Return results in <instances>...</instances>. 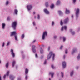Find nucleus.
I'll use <instances>...</instances> for the list:
<instances>
[{"label": "nucleus", "mask_w": 80, "mask_h": 80, "mask_svg": "<svg viewBox=\"0 0 80 80\" xmlns=\"http://www.w3.org/2000/svg\"><path fill=\"white\" fill-rule=\"evenodd\" d=\"M17 21H15L14 22H13L12 23V28H13V29L14 30H16V27H17Z\"/></svg>", "instance_id": "1"}, {"label": "nucleus", "mask_w": 80, "mask_h": 80, "mask_svg": "<svg viewBox=\"0 0 80 80\" xmlns=\"http://www.w3.org/2000/svg\"><path fill=\"white\" fill-rule=\"evenodd\" d=\"M32 7L33 6L32 5H28L26 7L28 11H30L32 8Z\"/></svg>", "instance_id": "2"}, {"label": "nucleus", "mask_w": 80, "mask_h": 80, "mask_svg": "<svg viewBox=\"0 0 80 80\" xmlns=\"http://www.w3.org/2000/svg\"><path fill=\"white\" fill-rule=\"evenodd\" d=\"M52 54H53V52L52 51H51L50 52L49 54L47 56V59L48 60V59H50V58H51V57H52Z\"/></svg>", "instance_id": "3"}, {"label": "nucleus", "mask_w": 80, "mask_h": 80, "mask_svg": "<svg viewBox=\"0 0 80 80\" xmlns=\"http://www.w3.org/2000/svg\"><path fill=\"white\" fill-rule=\"evenodd\" d=\"M68 18H67L65 19L63 22H64V24H67V23H68Z\"/></svg>", "instance_id": "4"}, {"label": "nucleus", "mask_w": 80, "mask_h": 80, "mask_svg": "<svg viewBox=\"0 0 80 80\" xmlns=\"http://www.w3.org/2000/svg\"><path fill=\"white\" fill-rule=\"evenodd\" d=\"M45 35H46V36H47V33L46 32H45L43 33V34L42 35V39L43 40H44V39H45Z\"/></svg>", "instance_id": "5"}, {"label": "nucleus", "mask_w": 80, "mask_h": 80, "mask_svg": "<svg viewBox=\"0 0 80 80\" xmlns=\"http://www.w3.org/2000/svg\"><path fill=\"white\" fill-rule=\"evenodd\" d=\"M10 52H11V54L12 55L13 57H15V53L13 52V49H11Z\"/></svg>", "instance_id": "6"}, {"label": "nucleus", "mask_w": 80, "mask_h": 80, "mask_svg": "<svg viewBox=\"0 0 80 80\" xmlns=\"http://www.w3.org/2000/svg\"><path fill=\"white\" fill-rule=\"evenodd\" d=\"M32 51L34 53H35V52L36 51V50L35 49V46L33 45L32 46Z\"/></svg>", "instance_id": "7"}, {"label": "nucleus", "mask_w": 80, "mask_h": 80, "mask_svg": "<svg viewBox=\"0 0 80 80\" xmlns=\"http://www.w3.org/2000/svg\"><path fill=\"white\" fill-rule=\"evenodd\" d=\"M78 13H79V9L78 8L77 9L76 12V15L77 17H78Z\"/></svg>", "instance_id": "8"}, {"label": "nucleus", "mask_w": 80, "mask_h": 80, "mask_svg": "<svg viewBox=\"0 0 80 80\" xmlns=\"http://www.w3.org/2000/svg\"><path fill=\"white\" fill-rule=\"evenodd\" d=\"M62 65L63 68H65V67H66V63L65 62H62Z\"/></svg>", "instance_id": "9"}, {"label": "nucleus", "mask_w": 80, "mask_h": 80, "mask_svg": "<svg viewBox=\"0 0 80 80\" xmlns=\"http://www.w3.org/2000/svg\"><path fill=\"white\" fill-rule=\"evenodd\" d=\"M44 11L45 13L46 14H49V11L47 10V9L44 10Z\"/></svg>", "instance_id": "10"}, {"label": "nucleus", "mask_w": 80, "mask_h": 80, "mask_svg": "<svg viewBox=\"0 0 80 80\" xmlns=\"http://www.w3.org/2000/svg\"><path fill=\"white\" fill-rule=\"evenodd\" d=\"M63 28H64L65 30H67V27L66 26H64L62 27L61 29V31H63Z\"/></svg>", "instance_id": "11"}, {"label": "nucleus", "mask_w": 80, "mask_h": 80, "mask_svg": "<svg viewBox=\"0 0 80 80\" xmlns=\"http://www.w3.org/2000/svg\"><path fill=\"white\" fill-rule=\"evenodd\" d=\"M15 34H17L16 32H11V36H13V35H15Z\"/></svg>", "instance_id": "12"}, {"label": "nucleus", "mask_w": 80, "mask_h": 80, "mask_svg": "<svg viewBox=\"0 0 80 80\" xmlns=\"http://www.w3.org/2000/svg\"><path fill=\"white\" fill-rule=\"evenodd\" d=\"M65 13L66 14L70 13V11L68 10L67 8L66 9Z\"/></svg>", "instance_id": "13"}, {"label": "nucleus", "mask_w": 80, "mask_h": 80, "mask_svg": "<svg viewBox=\"0 0 80 80\" xmlns=\"http://www.w3.org/2000/svg\"><path fill=\"white\" fill-rule=\"evenodd\" d=\"M28 69L27 68H26L25 69V73L26 75L28 74Z\"/></svg>", "instance_id": "14"}, {"label": "nucleus", "mask_w": 80, "mask_h": 80, "mask_svg": "<svg viewBox=\"0 0 80 80\" xmlns=\"http://www.w3.org/2000/svg\"><path fill=\"white\" fill-rule=\"evenodd\" d=\"M77 50V49L76 48H74L73 50V51L72 52V54H73L74 53H75V52H76Z\"/></svg>", "instance_id": "15"}, {"label": "nucleus", "mask_w": 80, "mask_h": 80, "mask_svg": "<svg viewBox=\"0 0 80 80\" xmlns=\"http://www.w3.org/2000/svg\"><path fill=\"white\" fill-rule=\"evenodd\" d=\"M14 13L16 15H17L18 13V10H17V9H15Z\"/></svg>", "instance_id": "16"}, {"label": "nucleus", "mask_w": 80, "mask_h": 80, "mask_svg": "<svg viewBox=\"0 0 80 80\" xmlns=\"http://www.w3.org/2000/svg\"><path fill=\"white\" fill-rule=\"evenodd\" d=\"M2 28L4 29L5 28V23H2Z\"/></svg>", "instance_id": "17"}, {"label": "nucleus", "mask_w": 80, "mask_h": 80, "mask_svg": "<svg viewBox=\"0 0 80 80\" xmlns=\"http://www.w3.org/2000/svg\"><path fill=\"white\" fill-rule=\"evenodd\" d=\"M50 75H51V77L52 78V77H53V75H54V73L53 72H49Z\"/></svg>", "instance_id": "18"}, {"label": "nucleus", "mask_w": 80, "mask_h": 80, "mask_svg": "<svg viewBox=\"0 0 80 80\" xmlns=\"http://www.w3.org/2000/svg\"><path fill=\"white\" fill-rule=\"evenodd\" d=\"M60 24L61 25H63V24H64V22H63L62 20H61L60 22Z\"/></svg>", "instance_id": "19"}, {"label": "nucleus", "mask_w": 80, "mask_h": 80, "mask_svg": "<svg viewBox=\"0 0 80 80\" xmlns=\"http://www.w3.org/2000/svg\"><path fill=\"white\" fill-rule=\"evenodd\" d=\"M15 61H12V67H14V66L15 65Z\"/></svg>", "instance_id": "20"}, {"label": "nucleus", "mask_w": 80, "mask_h": 80, "mask_svg": "<svg viewBox=\"0 0 80 80\" xmlns=\"http://www.w3.org/2000/svg\"><path fill=\"white\" fill-rule=\"evenodd\" d=\"M70 32H71V33L72 35H74V34H75V32L74 31L72 32V30L70 29Z\"/></svg>", "instance_id": "21"}, {"label": "nucleus", "mask_w": 80, "mask_h": 80, "mask_svg": "<svg viewBox=\"0 0 80 80\" xmlns=\"http://www.w3.org/2000/svg\"><path fill=\"white\" fill-rule=\"evenodd\" d=\"M60 1L59 0L56 3V5H60Z\"/></svg>", "instance_id": "22"}, {"label": "nucleus", "mask_w": 80, "mask_h": 80, "mask_svg": "<svg viewBox=\"0 0 80 80\" xmlns=\"http://www.w3.org/2000/svg\"><path fill=\"white\" fill-rule=\"evenodd\" d=\"M73 71H72L70 73V76H72L73 75L74 73Z\"/></svg>", "instance_id": "23"}, {"label": "nucleus", "mask_w": 80, "mask_h": 80, "mask_svg": "<svg viewBox=\"0 0 80 80\" xmlns=\"http://www.w3.org/2000/svg\"><path fill=\"white\" fill-rule=\"evenodd\" d=\"M40 52L41 53H42L43 52V49H42V48H40Z\"/></svg>", "instance_id": "24"}, {"label": "nucleus", "mask_w": 80, "mask_h": 80, "mask_svg": "<svg viewBox=\"0 0 80 80\" xmlns=\"http://www.w3.org/2000/svg\"><path fill=\"white\" fill-rule=\"evenodd\" d=\"M45 5L46 7H48V2H46Z\"/></svg>", "instance_id": "25"}, {"label": "nucleus", "mask_w": 80, "mask_h": 80, "mask_svg": "<svg viewBox=\"0 0 80 80\" xmlns=\"http://www.w3.org/2000/svg\"><path fill=\"white\" fill-rule=\"evenodd\" d=\"M6 68H8V62L6 64Z\"/></svg>", "instance_id": "26"}, {"label": "nucleus", "mask_w": 80, "mask_h": 80, "mask_svg": "<svg viewBox=\"0 0 80 80\" xmlns=\"http://www.w3.org/2000/svg\"><path fill=\"white\" fill-rule=\"evenodd\" d=\"M50 7H51V8H53L54 7V5H53V4H51V6Z\"/></svg>", "instance_id": "27"}, {"label": "nucleus", "mask_w": 80, "mask_h": 80, "mask_svg": "<svg viewBox=\"0 0 80 80\" xmlns=\"http://www.w3.org/2000/svg\"><path fill=\"white\" fill-rule=\"evenodd\" d=\"M58 12L59 15H62V12L60 11H58Z\"/></svg>", "instance_id": "28"}, {"label": "nucleus", "mask_w": 80, "mask_h": 80, "mask_svg": "<svg viewBox=\"0 0 80 80\" xmlns=\"http://www.w3.org/2000/svg\"><path fill=\"white\" fill-rule=\"evenodd\" d=\"M77 59H78V60H79V59H80V54H78V56Z\"/></svg>", "instance_id": "29"}, {"label": "nucleus", "mask_w": 80, "mask_h": 80, "mask_svg": "<svg viewBox=\"0 0 80 80\" xmlns=\"http://www.w3.org/2000/svg\"><path fill=\"white\" fill-rule=\"evenodd\" d=\"M52 55H53L52 60H54L55 59V55L54 54H53Z\"/></svg>", "instance_id": "30"}, {"label": "nucleus", "mask_w": 80, "mask_h": 80, "mask_svg": "<svg viewBox=\"0 0 80 80\" xmlns=\"http://www.w3.org/2000/svg\"><path fill=\"white\" fill-rule=\"evenodd\" d=\"M24 37H25V35H24V34H22V36H21V37H22V39H23V38H24Z\"/></svg>", "instance_id": "31"}, {"label": "nucleus", "mask_w": 80, "mask_h": 80, "mask_svg": "<svg viewBox=\"0 0 80 80\" xmlns=\"http://www.w3.org/2000/svg\"><path fill=\"white\" fill-rule=\"evenodd\" d=\"M62 38L63 40V42H65V40H66V38H65V37H63Z\"/></svg>", "instance_id": "32"}, {"label": "nucleus", "mask_w": 80, "mask_h": 80, "mask_svg": "<svg viewBox=\"0 0 80 80\" xmlns=\"http://www.w3.org/2000/svg\"><path fill=\"white\" fill-rule=\"evenodd\" d=\"M9 75V71H8L6 74L7 76H8Z\"/></svg>", "instance_id": "33"}, {"label": "nucleus", "mask_w": 80, "mask_h": 80, "mask_svg": "<svg viewBox=\"0 0 80 80\" xmlns=\"http://www.w3.org/2000/svg\"><path fill=\"white\" fill-rule=\"evenodd\" d=\"M61 76H62V78L63 77V73L62 72H61Z\"/></svg>", "instance_id": "34"}, {"label": "nucleus", "mask_w": 80, "mask_h": 80, "mask_svg": "<svg viewBox=\"0 0 80 80\" xmlns=\"http://www.w3.org/2000/svg\"><path fill=\"white\" fill-rule=\"evenodd\" d=\"M51 67L52 68H53V69H54V68H55V67H54V66H53V65H51Z\"/></svg>", "instance_id": "35"}, {"label": "nucleus", "mask_w": 80, "mask_h": 80, "mask_svg": "<svg viewBox=\"0 0 80 80\" xmlns=\"http://www.w3.org/2000/svg\"><path fill=\"white\" fill-rule=\"evenodd\" d=\"M15 40H17V36H15Z\"/></svg>", "instance_id": "36"}, {"label": "nucleus", "mask_w": 80, "mask_h": 80, "mask_svg": "<svg viewBox=\"0 0 80 80\" xmlns=\"http://www.w3.org/2000/svg\"><path fill=\"white\" fill-rule=\"evenodd\" d=\"M25 78L26 80H27L28 78V76L27 75L25 77Z\"/></svg>", "instance_id": "37"}, {"label": "nucleus", "mask_w": 80, "mask_h": 80, "mask_svg": "<svg viewBox=\"0 0 80 80\" xmlns=\"http://www.w3.org/2000/svg\"><path fill=\"white\" fill-rule=\"evenodd\" d=\"M38 19H40V15L38 14Z\"/></svg>", "instance_id": "38"}, {"label": "nucleus", "mask_w": 80, "mask_h": 80, "mask_svg": "<svg viewBox=\"0 0 80 80\" xmlns=\"http://www.w3.org/2000/svg\"><path fill=\"white\" fill-rule=\"evenodd\" d=\"M9 44H10V42H8V43H7V46H8L9 45Z\"/></svg>", "instance_id": "39"}, {"label": "nucleus", "mask_w": 80, "mask_h": 80, "mask_svg": "<svg viewBox=\"0 0 80 80\" xmlns=\"http://www.w3.org/2000/svg\"><path fill=\"white\" fill-rule=\"evenodd\" d=\"M47 63V59H45V61L44 63V64H46V63Z\"/></svg>", "instance_id": "40"}, {"label": "nucleus", "mask_w": 80, "mask_h": 80, "mask_svg": "<svg viewBox=\"0 0 80 80\" xmlns=\"http://www.w3.org/2000/svg\"><path fill=\"white\" fill-rule=\"evenodd\" d=\"M10 20V17H8L7 18V20Z\"/></svg>", "instance_id": "41"}, {"label": "nucleus", "mask_w": 80, "mask_h": 80, "mask_svg": "<svg viewBox=\"0 0 80 80\" xmlns=\"http://www.w3.org/2000/svg\"><path fill=\"white\" fill-rule=\"evenodd\" d=\"M67 52H68V50H67V49L65 51V53L66 54H67Z\"/></svg>", "instance_id": "42"}, {"label": "nucleus", "mask_w": 80, "mask_h": 80, "mask_svg": "<svg viewBox=\"0 0 80 80\" xmlns=\"http://www.w3.org/2000/svg\"><path fill=\"white\" fill-rule=\"evenodd\" d=\"M6 77V75H4L3 76V78L5 79V78Z\"/></svg>", "instance_id": "43"}, {"label": "nucleus", "mask_w": 80, "mask_h": 80, "mask_svg": "<svg viewBox=\"0 0 80 80\" xmlns=\"http://www.w3.org/2000/svg\"><path fill=\"white\" fill-rule=\"evenodd\" d=\"M52 25H54V22L53 21L52 22Z\"/></svg>", "instance_id": "44"}, {"label": "nucleus", "mask_w": 80, "mask_h": 80, "mask_svg": "<svg viewBox=\"0 0 80 80\" xmlns=\"http://www.w3.org/2000/svg\"><path fill=\"white\" fill-rule=\"evenodd\" d=\"M6 5L8 4V1H7L6 2Z\"/></svg>", "instance_id": "45"}, {"label": "nucleus", "mask_w": 80, "mask_h": 80, "mask_svg": "<svg viewBox=\"0 0 80 80\" xmlns=\"http://www.w3.org/2000/svg\"><path fill=\"white\" fill-rule=\"evenodd\" d=\"M76 0H73V3H75V2H76Z\"/></svg>", "instance_id": "46"}, {"label": "nucleus", "mask_w": 80, "mask_h": 80, "mask_svg": "<svg viewBox=\"0 0 80 80\" xmlns=\"http://www.w3.org/2000/svg\"><path fill=\"white\" fill-rule=\"evenodd\" d=\"M62 48H63V46H61L60 48V49H62Z\"/></svg>", "instance_id": "47"}, {"label": "nucleus", "mask_w": 80, "mask_h": 80, "mask_svg": "<svg viewBox=\"0 0 80 80\" xmlns=\"http://www.w3.org/2000/svg\"><path fill=\"white\" fill-rule=\"evenodd\" d=\"M4 45H5V43L3 42V44H2V47H4Z\"/></svg>", "instance_id": "48"}, {"label": "nucleus", "mask_w": 80, "mask_h": 80, "mask_svg": "<svg viewBox=\"0 0 80 80\" xmlns=\"http://www.w3.org/2000/svg\"><path fill=\"white\" fill-rule=\"evenodd\" d=\"M33 24L34 26V25H35V22H33Z\"/></svg>", "instance_id": "49"}, {"label": "nucleus", "mask_w": 80, "mask_h": 80, "mask_svg": "<svg viewBox=\"0 0 80 80\" xmlns=\"http://www.w3.org/2000/svg\"><path fill=\"white\" fill-rule=\"evenodd\" d=\"M35 57H38V56H37V54H36Z\"/></svg>", "instance_id": "50"}, {"label": "nucleus", "mask_w": 80, "mask_h": 80, "mask_svg": "<svg viewBox=\"0 0 80 80\" xmlns=\"http://www.w3.org/2000/svg\"><path fill=\"white\" fill-rule=\"evenodd\" d=\"M63 58L65 59V55H64L63 56Z\"/></svg>", "instance_id": "51"}, {"label": "nucleus", "mask_w": 80, "mask_h": 80, "mask_svg": "<svg viewBox=\"0 0 80 80\" xmlns=\"http://www.w3.org/2000/svg\"><path fill=\"white\" fill-rule=\"evenodd\" d=\"M35 42H36V40H34L33 42V43H35Z\"/></svg>", "instance_id": "52"}, {"label": "nucleus", "mask_w": 80, "mask_h": 80, "mask_svg": "<svg viewBox=\"0 0 80 80\" xmlns=\"http://www.w3.org/2000/svg\"><path fill=\"white\" fill-rule=\"evenodd\" d=\"M50 47H48V50H50Z\"/></svg>", "instance_id": "53"}, {"label": "nucleus", "mask_w": 80, "mask_h": 80, "mask_svg": "<svg viewBox=\"0 0 80 80\" xmlns=\"http://www.w3.org/2000/svg\"><path fill=\"white\" fill-rule=\"evenodd\" d=\"M54 38H55V39L57 38V36H54Z\"/></svg>", "instance_id": "54"}, {"label": "nucleus", "mask_w": 80, "mask_h": 80, "mask_svg": "<svg viewBox=\"0 0 80 80\" xmlns=\"http://www.w3.org/2000/svg\"><path fill=\"white\" fill-rule=\"evenodd\" d=\"M34 18H37V16H35L34 17Z\"/></svg>", "instance_id": "55"}, {"label": "nucleus", "mask_w": 80, "mask_h": 80, "mask_svg": "<svg viewBox=\"0 0 80 80\" xmlns=\"http://www.w3.org/2000/svg\"><path fill=\"white\" fill-rule=\"evenodd\" d=\"M0 80H2L1 76H0Z\"/></svg>", "instance_id": "56"}, {"label": "nucleus", "mask_w": 80, "mask_h": 80, "mask_svg": "<svg viewBox=\"0 0 80 80\" xmlns=\"http://www.w3.org/2000/svg\"><path fill=\"white\" fill-rule=\"evenodd\" d=\"M35 12H33V15H35Z\"/></svg>", "instance_id": "57"}, {"label": "nucleus", "mask_w": 80, "mask_h": 80, "mask_svg": "<svg viewBox=\"0 0 80 80\" xmlns=\"http://www.w3.org/2000/svg\"><path fill=\"white\" fill-rule=\"evenodd\" d=\"M78 69V67H76V69Z\"/></svg>", "instance_id": "58"}, {"label": "nucleus", "mask_w": 80, "mask_h": 80, "mask_svg": "<svg viewBox=\"0 0 80 80\" xmlns=\"http://www.w3.org/2000/svg\"><path fill=\"white\" fill-rule=\"evenodd\" d=\"M60 39H62V37H60Z\"/></svg>", "instance_id": "59"}, {"label": "nucleus", "mask_w": 80, "mask_h": 80, "mask_svg": "<svg viewBox=\"0 0 80 80\" xmlns=\"http://www.w3.org/2000/svg\"><path fill=\"white\" fill-rule=\"evenodd\" d=\"M73 15H72V18H73Z\"/></svg>", "instance_id": "60"}, {"label": "nucleus", "mask_w": 80, "mask_h": 80, "mask_svg": "<svg viewBox=\"0 0 80 80\" xmlns=\"http://www.w3.org/2000/svg\"><path fill=\"white\" fill-rule=\"evenodd\" d=\"M18 80H20V79L18 78Z\"/></svg>", "instance_id": "61"}, {"label": "nucleus", "mask_w": 80, "mask_h": 80, "mask_svg": "<svg viewBox=\"0 0 80 80\" xmlns=\"http://www.w3.org/2000/svg\"><path fill=\"white\" fill-rule=\"evenodd\" d=\"M22 53H23V51H21Z\"/></svg>", "instance_id": "62"}, {"label": "nucleus", "mask_w": 80, "mask_h": 80, "mask_svg": "<svg viewBox=\"0 0 80 80\" xmlns=\"http://www.w3.org/2000/svg\"><path fill=\"white\" fill-rule=\"evenodd\" d=\"M49 80H51L50 78H49Z\"/></svg>", "instance_id": "63"}, {"label": "nucleus", "mask_w": 80, "mask_h": 80, "mask_svg": "<svg viewBox=\"0 0 80 80\" xmlns=\"http://www.w3.org/2000/svg\"><path fill=\"white\" fill-rule=\"evenodd\" d=\"M0 63H1V61H0Z\"/></svg>", "instance_id": "64"}]
</instances>
